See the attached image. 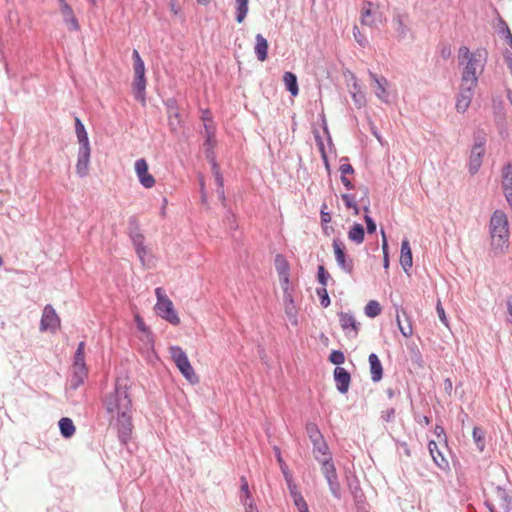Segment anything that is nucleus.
Instances as JSON below:
<instances>
[{
	"mask_svg": "<svg viewBox=\"0 0 512 512\" xmlns=\"http://www.w3.org/2000/svg\"><path fill=\"white\" fill-rule=\"evenodd\" d=\"M473 440L480 451L485 448V436L484 431L480 427H474L472 432Z\"/></svg>",
	"mask_w": 512,
	"mask_h": 512,
	"instance_id": "nucleus-36",
	"label": "nucleus"
},
{
	"mask_svg": "<svg viewBox=\"0 0 512 512\" xmlns=\"http://www.w3.org/2000/svg\"><path fill=\"white\" fill-rule=\"evenodd\" d=\"M283 81L287 91H289L292 96H297L299 93L297 76L293 72L287 71L283 75Z\"/></svg>",
	"mask_w": 512,
	"mask_h": 512,
	"instance_id": "nucleus-26",
	"label": "nucleus"
},
{
	"mask_svg": "<svg viewBox=\"0 0 512 512\" xmlns=\"http://www.w3.org/2000/svg\"><path fill=\"white\" fill-rule=\"evenodd\" d=\"M276 268L280 275H287L288 265L281 255L276 256Z\"/></svg>",
	"mask_w": 512,
	"mask_h": 512,
	"instance_id": "nucleus-43",
	"label": "nucleus"
},
{
	"mask_svg": "<svg viewBox=\"0 0 512 512\" xmlns=\"http://www.w3.org/2000/svg\"><path fill=\"white\" fill-rule=\"evenodd\" d=\"M316 294L318 295V297L320 299L321 306L324 308H327L330 305L331 301H330V297L328 295L326 287H318L316 289Z\"/></svg>",
	"mask_w": 512,
	"mask_h": 512,
	"instance_id": "nucleus-40",
	"label": "nucleus"
},
{
	"mask_svg": "<svg viewBox=\"0 0 512 512\" xmlns=\"http://www.w3.org/2000/svg\"><path fill=\"white\" fill-rule=\"evenodd\" d=\"M365 314L370 318H375L381 313V306L376 300H371L365 306Z\"/></svg>",
	"mask_w": 512,
	"mask_h": 512,
	"instance_id": "nucleus-37",
	"label": "nucleus"
},
{
	"mask_svg": "<svg viewBox=\"0 0 512 512\" xmlns=\"http://www.w3.org/2000/svg\"><path fill=\"white\" fill-rule=\"evenodd\" d=\"M369 369L371 374V380L373 382H379L383 377V366L382 363L375 353H371L368 357Z\"/></svg>",
	"mask_w": 512,
	"mask_h": 512,
	"instance_id": "nucleus-19",
	"label": "nucleus"
},
{
	"mask_svg": "<svg viewBox=\"0 0 512 512\" xmlns=\"http://www.w3.org/2000/svg\"><path fill=\"white\" fill-rule=\"evenodd\" d=\"M332 247L335 260L339 268L345 273L351 275L354 271V261L351 257L346 255V248L343 242L340 239H333Z\"/></svg>",
	"mask_w": 512,
	"mask_h": 512,
	"instance_id": "nucleus-9",
	"label": "nucleus"
},
{
	"mask_svg": "<svg viewBox=\"0 0 512 512\" xmlns=\"http://www.w3.org/2000/svg\"><path fill=\"white\" fill-rule=\"evenodd\" d=\"M171 356L172 359L180 370L182 375L190 382L196 383L198 382V377L196 376L193 367L190 364V361L187 357L186 352L179 346L171 347Z\"/></svg>",
	"mask_w": 512,
	"mask_h": 512,
	"instance_id": "nucleus-8",
	"label": "nucleus"
},
{
	"mask_svg": "<svg viewBox=\"0 0 512 512\" xmlns=\"http://www.w3.org/2000/svg\"><path fill=\"white\" fill-rule=\"evenodd\" d=\"M410 16L406 12L395 9L392 16V23L399 41L405 39L410 32Z\"/></svg>",
	"mask_w": 512,
	"mask_h": 512,
	"instance_id": "nucleus-10",
	"label": "nucleus"
},
{
	"mask_svg": "<svg viewBox=\"0 0 512 512\" xmlns=\"http://www.w3.org/2000/svg\"><path fill=\"white\" fill-rule=\"evenodd\" d=\"M492 247L494 250L504 252L509 244V225L506 214L502 210H495L489 224Z\"/></svg>",
	"mask_w": 512,
	"mask_h": 512,
	"instance_id": "nucleus-3",
	"label": "nucleus"
},
{
	"mask_svg": "<svg viewBox=\"0 0 512 512\" xmlns=\"http://www.w3.org/2000/svg\"><path fill=\"white\" fill-rule=\"evenodd\" d=\"M434 433L438 438H443V440L446 441V433L441 425L435 426Z\"/></svg>",
	"mask_w": 512,
	"mask_h": 512,
	"instance_id": "nucleus-58",
	"label": "nucleus"
},
{
	"mask_svg": "<svg viewBox=\"0 0 512 512\" xmlns=\"http://www.w3.org/2000/svg\"><path fill=\"white\" fill-rule=\"evenodd\" d=\"M59 326H60L59 316L57 315L53 306L50 304H47L44 307L43 312H42V317H41V321H40V330L55 332Z\"/></svg>",
	"mask_w": 512,
	"mask_h": 512,
	"instance_id": "nucleus-11",
	"label": "nucleus"
},
{
	"mask_svg": "<svg viewBox=\"0 0 512 512\" xmlns=\"http://www.w3.org/2000/svg\"><path fill=\"white\" fill-rule=\"evenodd\" d=\"M216 192L218 194L219 199L221 200L222 204L226 205V197L224 192V186L223 187H216Z\"/></svg>",
	"mask_w": 512,
	"mask_h": 512,
	"instance_id": "nucleus-62",
	"label": "nucleus"
},
{
	"mask_svg": "<svg viewBox=\"0 0 512 512\" xmlns=\"http://www.w3.org/2000/svg\"><path fill=\"white\" fill-rule=\"evenodd\" d=\"M255 54L259 61H265L268 55V42L262 34H257L255 37Z\"/></svg>",
	"mask_w": 512,
	"mask_h": 512,
	"instance_id": "nucleus-24",
	"label": "nucleus"
},
{
	"mask_svg": "<svg viewBox=\"0 0 512 512\" xmlns=\"http://www.w3.org/2000/svg\"><path fill=\"white\" fill-rule=\"evenodd\" d=\"M371 6H372V4L370 2H368L367 5H365L362 8L361 23L363 25L373 26L376 22L375 15L371 11Z\"/></svg>",
	"mask_w": 512,
	"mask_h": 512,
	"instance_id": "nucleus-31",
	"label": "nucleus"
},
{
	"mask_svg": "<svg viewBox=\"0 0 512 512\" xmlns=\"http://www.w3.org/2000/svg\"><path fill=\"white\" fill-rule=\"evenodd\" d=\"M329 361L337 366L341 365L345 361V355L340 350H333L329 355Z\"/></svg>",
	"mask_w": 512,
	"mask_h": 512,
	"instance_id": "nucleus-42",
	"label": "nucleus"
},
{
	"mask_svg": "<svg viewBox=\"0 0 512 512\" xmlns=\"http://www.w3.org/2000/svg\"><path fill=\"white\" fill-rule=\"evenodd\" d=\"M369 77L375 86V95L384 103L389 102V92L387 91L388 81L383 76H378L372 71H369Z\"/></svg>",
	"mask_w": 512,
	"mask_h": 512,
	"instance_id": "nucleus-14",
	"label": "nucleus"
},
{
	"mask_svg": "<svg viewBox=\"0 0 512 512\" xmlns=\"http://www.w3.org/2000/svg\"><path fill=\"white\" fill-rule=\"evenodd\" d=\"M214 176H215V182H216L217 187H223L224 179H223V176H222L220 170H216Z\"/></svg>",
	"mask_w": 512,
	"mask_h": 512,
	"instance_id": "nucleus-60",
	"label": "nucleus"
},
{
	"mask_svg": "<svg viewBox=\"0 0 512 512\" xmlns=\"http://www.w3.org/2000/svg\"><path fill=\"white\" fill-rule=\"evenodd\" d=\"M340 179H341L342 184L345 186V188H346L347 190H351V189H353V184H352V182H351V181H350L346 176L341 175Z\"/></svg>",
	"mask_w": 512,
	"mask_h": 512,
	"instance_id": "nucleus-63",
	"label": "nucleus"
},
{
	"mask_svg": "<svg viewBox=\"0 0 512 512\" xmlns=\"http://www.w3.org/2000/svg\"><path fill=\"white\" fill-rule=\"evenodd\" d=\"M351 96H352V99H353L355 105L358 108H362L363 106L366 105V96L362 90L352 91Z\"/></svg>",
	"mask_w": 512,
	"mask_h": 512,
	"instance_id": "nucleus-41",
	"label": "nucleus"
},
{
	"mask_svg": "<svg viewBox=\"0 0 512 512\" xmlns=\"http://www.w3.org/2000/svg\"><path fill=\"white\" fill-rule=\"evenodd\" d=\"M61 435L68 439L71 438L75 434V425L73 421L68 417H63L59 420L58 423Z\"/></svg>",
	"mask_w": 512,
	"mask_h": 512,
	"instance_id": "nucleus-27",
	"label": "nucleus"
},
{
	"mask_svg": "<svg viewBox=\"0 0 512 512\" xmlns=\"http://www.w3.org/2000/svg\"><path fill=\"white\" fill-rule=\"evenodd\" d=\"M503 176L512 183V168L510 164L504 167Z\"/></svg>",
	"mask_w": 512,
	"mask_h": 512,
	"instance_id": "nucleus-59",
	"label": "nucleus"
},
{
	"mask_svg": "<svg viewBox=\"0 0 512 512\" xmlns=\"http://www.w3.org/2000/svg\"><path fill=\"white\" fill-rule=\"evenodd\" d=\"M428 450L437 467L443 471L449 469L448 460L443 456L442 452L439 450L438 444L434 440L428 442Z\"/></svg>",
	"mask_w": 512,
	"mask_h": 512,
	"instance_id": "nucleus-17",
	"label": "nucleus"
},
{
	"mask_svg": "<svg viewBox=\"0 0 512 512\" xmlns=\"http://www.w3.org/2000/svg\"><path fill=\"white\" fill-rule=\"evenodd\" d=\"M341 161H345V163H341L340 167H339V171L341 173V175H344L346 176L347 174H353L354 173V168L352 167L351 164H349L347 161H348V158L347 157H343L341 159Z\"/></svg>",
	"mask_w": 512,
	"mask_h": 512,
	"instance_id": "nucleus-44",
	"label": "nucleus"
},
{
	"mask_svg": "<svg viewBox=\"0 0 512 512\" xmlns=\"http://www.w3.org/2000/svg\"><path fill=\"white\" fill-rule=\"evenodd\" d=\"M245 512H258L253 498L249 500V506L245 508Z\"/></svg>",
	"mask_w": 512,
	"mask_h": 512,
	"instance_id": "nucleus-64",
	"label": "nucleus"
},
{
	"mask_svg": "<svg viewBox=\"0 0 512 512\" xmlns=\"http://www.w3.org/2000/svg\"><path fill=\"white\" fill-rule=\"evenodd\" d=\"M400 332L406 338L410 337L413 334L412 324L409 319L407 325L400 326Z\"/></svg>",
	"mask_w": 512,
	"mask_h": 512,
	"instance_id": "nucleus-52",
	"label": "nucleus"
},
{
	"mask_svg": "<svg viewBox=\"0 0 512 512\" xmlns=\"http://www.w3.org/2000/svg\"><path fill=\"white\" fill-rule=\"evenodd\" d=\"M400 265L406 273L413 265L412 251L408 239H403L401 243Z\"/></svg>",
	"mask_w": 512,
	"mask_h": 512,
	"instance_id": "nucleus-20",
	"label": "nucleus"
},
{
	"mask_svg": "<svg viewBox=\"0 0 512 512\" xmlns=\"http://www.w3.org/2000/svg\"><path fill=\"white\" fill-rule=\"evenodd\" d=\"M241 491L244 492V495L247 494V499H252V495L249 491V485L245 477L241 478Z\"/></svg>",
	"mask_w": 512,
	"mask_h": 512,
	"instance_id": "nucleus-55",
	"label": "nucleus"
},
{
	"mask_svg": "<svg viewBox=\"0 0 512 512\" xmlns=\"http://www.w3.org/2000/svg\"><path fill=\"white\" fill-rule=\"evenodd\" d=\"M487 62V52L477 49L471 51L467 46L458 50V64L461 68V82L477 85L479 76L483 73Z\"/></svg>",
	"mask_w": 512,
	"mask_h": 512,
	"instance_id": "nucleus-2",
	"label": "nucleus"
},
{
	"mask_svg": "<svg viewBox=\"0 0 512 512\" xmlns=\"http://www.w3.org/2000/svg\"><path fill=\"white\" fill-rule=\"evenodd\" d=\"M436 312L438 314V317L440 319V321L445 325V326H448V319H447V316L445 314V310L441 304V301L438 300L437 302V305H436Z\"/></svg>",
	"mask_w": 512,
	"mask_h": 512,
	"instance_id": "nucleus-46",
	"label": "nucleus"
},
{
	"mask_svg": "<svg viewBox=\"0 0 512 512\" xmlns=\"http://www.w3.org/2000/svg\"><path fill=\"white\" fill-rule=\"evenodd\" d=\"M288 489L290 496L293 499L294 505L298 508V511L309 512V508L305 499L303 498L301 492L297 488V485L293 481H288Z\"/></svg>",
	"mask_w": 512,
	"mask_h": 512,
	"instance_id": "nucleus-18",
	"label": "nucleus"
},
{
	"mask_svg": "<svg viewBox=\"0 0 512 512\" xmlns=\"http://www.w3.org/2000/svg\"><path fill=\"white\" fill-rule=\"evenodd\" d=\"M316 460L322 465V473L325 476L337 473L336 468L331 455L326 458L316 456Z\"/></svg>",
	"mask_w": 512,
	"mask_h": 512,
	"instance_id": "nucleus-29",
	"label": "nucleus"
},
{
	"mask_svg": "<svg viewBox=\"0 0 512 512\" xmlns=\"http://www.w3.org/2000/svg\"><path fill=\"white\" fill-rule=\"evenodd\" d=\"M364 220H365V223H366V229H367V232H368L369 234H373V233H375L377 226H376V223H375V221L373 220V218H372V217H370L368 214H366V215L364 216Z\"/></svg>",
	"mask_w": 512,
	"mask_h": 512,
	"instance_id": "nucleus-49",
	"label": "nucleus"
},
{
	"mask_svg": "<svg viewBox=\"0 0 512 512\" xmlns=\"http://www.w3.org/2000/svg\"><path fill=\"white\" fill-rule=\"evenodd\" d=\"M476 86L477 85H469L461 82L460 91L456 101V110L459 113H464L470 106Z\"/></svg>",
	"mask_w": 512,
	"mask_h": 512,
	"instance_id": "nucleus-13",
	"label": "nucleus"
},
{
	"mask_svg": "<svg viewBox=\"0 0 512 512\" xmlns=\"http://www.w3.org/2000/svg\"><path fill=\"white\" fill-rule=\"evenodd\" d=\"M130 237L133 245L135 246L137 256L143 261L146 255V248L144 246V236L139 232L137 228H135L130 232Z\"/></svg>",
	"mask_w": 512,
	"mask_h": 512,
	"instance_id": "nucleus-23",
	"label": "nucleus"
},
{
	"mask_svg": "<svg viewBox=\"0 0 512 512\" xmlns=\"http://www.w3.org/2000/svg\"><path fill=\"white\" fill-rule=\"evenodd\" d=\"M369 128L370 132L373 134V136L376 137V139L379 141L381 145H384V140L380 132L378 131L377 127L372 121H369Z\"/></svg>",
	"mask_w": 512,
	"mask_h": 512,
	"instance_id": "nucleus-51",
	"label": "nucleus"
},
{
	"mask_svg": "<svg viewBox=\"0 0 512 512\" xmlns=\"http://www.w3.org/2000/svg\"><path fill=\"white\" fill-rule=\"evenodd\" d=\"M395 417V409L394 408H390L388 410H386L385 412H383V415H382V418L387 421V422H390L394 419Z\"/></svg>",
	"mask_w": 512,
	"mask_h": 512,
	"instance_id": "nucleus-57",
	"label": "nucleus"
},
{
	"mask_svg": "<svg viewBox=\"0 0 512 512\" xmlns=\"http://www.w3.org/2000/svg\"><path fill=\"white\" fill-rule=\"evenodd\" d=\"M280 465H281V470H282V473H283V475H284L285 481H286V483L288 484V481H289V480H290V481H293L292 476H291V474L289 473L288 468H287V466H286V464H285V463L280 464Z\"/></svg>",
	"mask_w": 512,
	"mask_h": 512,
	"instance_id": "nucleus-61",
	"label": "nucleus"
},
{
	"mask_svg": "<svg viewBox=\"0 0 512 512\" xmlns=\"http://www.w3.org/2000/svg\"><path fill=\"white\" fill-rule=\"evenodd\" d=\"M365 238V230L362 224L354 223L348 231V239L355 244L363 243Z\"/></svg>",
	"mask_w": 512,
	"mask_h": 512,
	"instance_id": "nucleus-25",
	"label": "nucleus"
},
{
	"mask_svg": "<svg viewBox=\"0 0 512 512\" xmlns=\"http://www.w3.org/2000/svg\"><path fill=\"white\" fill-rule=\"evenodd\" d=\"M306 433H307L311 443H314V442L324 438L318 425L314 422H308L306 424Z\"/></svg>",
	"mask_w": 512,
	"mask_h": 512,
	"instance_id": "nucleus-32",
	"label": "nucleus"
},
{
	"mask_svg": "<svg viewBox=\"0 0 512 512\" xmlns=\"http://www.w3.org/2000/svg\"><path fill=\"white\" fill-rule=\"evenodd\" d=\"M312 445H313V454H314L315 458H316V456H319V455L324 456L323 458H326V457H328V455H331L329 452L328 444L324 438L312 443Z\"/></svg>",
	"mask_w": 512,
	"mask_h": 512,
	"instance_id": "nucleus-34",
	"label": "nucleus"
},
{
	"mask_svg": "<svg viewBox=\"0 0 512 512\" xmlns=\"http://www.w3.org/2000/svg\"><path fill=\"white\" fill-rule=\"evenodd\" d=\"M314 138H315L316 144L319 148L321 155H324V152H325L324 142H323L322 137L320 136L318 131L314 132Z\"/></svg>",
	"mask_w": 512,
	"mask_h": 512,
	"instance_id": "nucleus-54",
	"label": "nucleus"
},
{
	"mask_svg": "<svg viewBox=\"0 0 512 512\" xmlns=\"http://www.w3.org/2000/svg\"><path fill=\"white\" fill-rule=\"evenodd\" d=\"M327 208V205L326 204H323L322 205V208H321V211H320V218H321V222L324 224V223H329L331 221V215L329 212L325 211L324 209Z\"/></svg>",
	"mask_w": 512,
	"mask_h": 512,
	"instance_id": "nucleus-53",
	"label": "nucleus"
},
{
	"mask_svg": "<svg viewBox=\"0 0 512 512\" xmlns=\"http://www.w3.org/2000/svg\"><path fill=\"white\" fill-rule=\"evenodd\" d=\"M338 318H339L340 326H341L342 330L344 331V333L347 336H350L353 338L357 337L359 330H360V323L357 322L354 315L349 312L341 311L338 313Z\"/></svg>",
	"mask_w": 512,
	"mask_h": 512,
	"instance_id": "nucleus-12",
	"label": "nucleus"
},
{
	"mask_svg": "<svg viewBox=\"0 0 512 512\" xmlns=\"http://www.w3.org/2000/svg\"><path fill=\"white\" fill-rule=\"evenodd\" d=\"M336 389L339 393L345 394L349 390L351 375L343 367L337 366L333 372Z\"/></svg>",
	"mask_w": 512,
	"mask_h": 512,
	"instance_id": "nucleus-16",
	"label": "nucleus"
},
{
	"mask_svg": "<svg viewBox=\"0 0 512 512\" xmlns=\"http://www.w3.org/2000/svg\"><path fill=\"white\" fill-rule=\"evenodd\" d=\"M88 377V367L85 362V342H79L74 353L72 374L68 380L67 393L77 390Z\"/></svg>",
	"mask_w": 512,
	"mask_h": 512,
	"instance_id": "nucleus-5",
	"label": "nucleus"
},
{
	"mask_svg": "<svg viewBox=\"0 0 512 512\" xmlns=\"http://www.w3.org/2000/svg\"><path fill=\"white\" fill-rule=\"evenodd\" d=\"M204 128H205V134H206V140H205L204 145L205 146H213L214 131L206 123L204 124Z\"/></svg>",
	"mask_w": 512,
	"mask_h": 512,
	"instance_id": "nucleus-47",
	"label": "nucleus"
},
{
	"mask_svg": "<svg viewBox=\"0 0 512 512\" xmlns=\"http://www.w3.org/2000/svg\"><path fill=\"white\" fill-rule=\"evenodd\" d=\"M249 0H236V21L242 23L248 13Z\"/></svg>",
	"mask_w": 512,
	"mask_h": 512,
	"instance_id": "nucleus-33",
	"label": "nucleus"
},
{
	"mask_svg": "<svg viewBox=\"0 0 512 512\" xmlns=\"http://www.w3.org/2000/svg\"><path fill=\"white\" fill-rule=\"evenodd\" d=\"M132 59L134 61L135 76H145V64L136 49H134L132 52Z\"/></svg>",
	"mask_w": 512,
	"mask_h": 512,
	"instance_id": "nucleus-35",
	"label": "nucleus"
},
{
	"mask_svg": "<svg viewBox=\"0 0 512 512\" xmlns=\"http://www.w3.org/2000/svg\"><path fill=\"white\" fill-rule=\"evenodd\" d=\"M135 323H136L138 330H140L141 332H144V333L151 334L149 331V328L145 325L142 317L139 314L135 315Z\"/></svg>",
	"mask_w": 512,
	"mask_h": 512,
	"instance_id": "nucleus-50",
	"label": "nucleus"
},
{
	"mask_svg": "<svg viewBox=\"0 0 512 512\" xmlns=\"http://www.w3.org/2000/svg\"><path fill=\"white\" fill-rule=\"evenodd\" d=\"M341 198H342L346 208L354 207V204L356 203L354 194L344 193L341 195Z\"/></svg>",
	"mask_w": 512,
	"mask_h": 512,
	"instance_id": "nucleus-48",
	"label": "nucleus"
},
{
	"mask_svg": "<svg viewBox=\"0 0 512 512\" xmlns=\"http://www.w3.org/2000/svg\"><path fill=\"white\" fill-rule=\"evenodd\" d=\"M109 425L116 428L121 444L127 445L133 430V404L128 379L117 378L112 391L102 398Z\"/></svg>",
	"mask_w": 512,
	"mask_h": 512,
	"instance_id": "nucleus-1",
	"label": "nucleus"
},
{
	"mask_svg": "<svg viewBox=\"0 0 512 512\" xmlns=\"http://www.w3.org/2000/svg\"><path fill=\"white\" fill-rule=\"evenodd\" d=\"M75 133L79 143L76 173L79 177L83 178L86 177L89 172L91 148L86 128L78 117L75 118Z\"/></svg>",
	"mask_w": 512,
	"mask_h": 512,
	"instance_id": "nucleus-4",
	"label": "nucleus"
},
{
	"mask_svg": "<svg viewBox=\"0 0 512 512\" xmlns=\"http://www.w3.org/2000/svg\"><path fill=\"white\" fill-rule=\"evenodd\" d=\"M325 479L327 480V483H328V486H329V489H330V492L332 493V495L335 498L340 499L341 498V487H340L337 473L332 474V475H327V476H325Z\"/></svg>",
	"mask_w": 512,
	"mask_h": 512,
	"instance_id": "nucleus-30",
	"label": "nucleus"
},
{
	"mask_svg": "<svg viewBox=\"0 0 512 512\" xmlns=\"http://www.w3.org/2000/svg\"><path fill=\"white\" fill-rule=\"evenodd\" d=\"M487 143V134L483 129H477L473 133V145L469 154L468 170L470 175H475L483 162L485 147Z\"/></svg>",
	"mask_w": 512,
	"mask_h": 512,
	"instance_id": "nucleus-6",
	"label": "nucleus"
},
{
	"mask_svg": "<svg viewBox=\"0 0 512 512\" xmlns=\"http://www.w3.org/2000/svg\"><path fill=\"white\" fill-rule=\"evenodd\" d=\"M285 313L288 317V320L292 325L298 324V316L297 309L295 307L294 301L290 296L285 297Z\"/></svg>",
	"mask_w": 512,
	"mask_h": 512,
	"instance_id": "nucleus-28",
	"label": "nucleus"
},
{
	"mask_svg": "<svg viewBox=\"0 0 512 512\" xmlns=\"http://www.w3.org/2000/svg\"><path fill=\"white\" fill-rule=\"evenodd\" d=\"M157 296V303L155 310L157 314L170 324L177 326L180 323V318L174 308L172 301L165 295L162 288L158 287L155 289Z\"/></svg>",
	"mask_w": 512,
	"mask_h": 512,
	"instance_id": "nucleus-7",
	"label": "nucleus"
},
{
	"mask_svg": "<svg viewBox=\"0 0 512 512\" xmlns=\"http://www.w3.org/2000/svg\"><path fill=\"white\" fill-rule=\"evenodd\" d=\"M329 279L330 274L328 273V271L325 269L323 265H319L317 270V280L319 284H321V287H326Z\"/></svg>",
	"mask_w": 512,
	"mask_h": 512,
	"instance_id": "nucleus-39",
	"label": "nucleus"
},
{
	"mask_svg": "<svg viewBox=\"0 0 512 512\" xmlns=\"http://www.w3.org/2000/svg\"><path fill=\"white\" fill-rule=\"evenodd\" d=\"M500 33L503 35V37L506 39V41L508 42V45L510 46V48L512 49V33L511 31L509 30V28L506 26L504 27Z\"/></svg>",
	"mask_w": 512,
	"mask_h": 512,
	"instance_id": "nucleus-56",
	"label": "nucleus"
},
{
	"mask_svg": "<svg viewBox=\"0 0 512 512\" xmlns=\"http://www.w3.org/2000/svg\"><path fill=\"white\" fill-rule=\"evenodd\" d=\"M353 36H354V38H355L356 42H357L360 46H362V47H365V46H366V44H367V40H366V38L361 34V32H360V30H359V28H358V26H357V25H355V26L353 27Z\"/></svg>",
	"mask_w": 512,
	"mask_h": 512,
	"instance_id": "nucleus-45",
	"label": "nucleus"
},
{
	"mask_svg": "<svg viewBox=\"0 0 512 512\" xmlns=\"http://www.w3.org/2000/svg\"><path fill=\"white\" fill-rule=\"evenodd\" d=\"M135 171L143 187L152 188L155 185L154 177L148 173V165L145 159L141 158L136 160Z\"/></svg>",
	"mask_w": 512,
	"mask_h": 512,
	"instance_id": "nucleus-15",
	"label": "nucleus"
},
{
	"mask_svg": "<svg viewBox=\"0 0 512 512\" xmlns=\"http://www.w3.org/2000/svg\"><path fill=\"white\" fill-rule=\"evenodd\" d=\"M496 494H497V497L500 499L501 506L504 508V510L509 511L511 499H510L509 495L507 494L506 490L504 488L498 486L496 488Z\"/></svg>",
	"mask_w": 512,
	"mask_h": 512,
	"instance_id": "nucleus-38",
	"label": "nucleus"
},
{
	"mask_svg": "<svg viewBox=\"0 0 512 512\" xmlns=\"http://www.w3.org/2000/svg\"><path fill=\"white\" fill-rule=\"evenodd\" d=\"M133 94L136 100L145 103L146 100V78L135 76L133 80Z\"/></svg>",
	"mask_w": 512,
	"mask_h": 512,
	"instance_id": "nucleus-22",
	"label": "nucleus"
},
{
	"mask_svg": "<svg viewBox=\"0 0 512 512\" xmlns=\"http://www.w3.org/2000/svg\"><path fill=\"white\" fill-rule=\"evenodd\" d=\"M63 21L70 31H78L80 26L77 18L74 16L73 10L69 4H62L60 7Z\"/></svg>",
	"mask_w": 512,
	"mask_h": 512,
	"instance_id": "nucleus-21",
	"label": "nucleus"
}]
</instances>
